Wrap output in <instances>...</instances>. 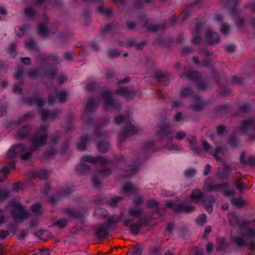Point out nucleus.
Here are the masks:
<instances>
[{
    "mask_svg": "<svg viewBox=\"0 0 255 255\" xmlns=\"http://www.w3.org/2000/svg\"><path fill=\"white\" fill-rule=\"evenodd\" d=\"M204 105V104L202 99L198 97L195 96L194 98V102L191 108L194 111H199L203 108Z\"/></svg>",
    "mask_w": 255,
    "mask_h": 255,
    "instance_id": "obj_28",
    "label": "nucleus"
},
{
    "mask_svg": "<svg viewBox=\"0 0 255 255\" xmlns=\"http://www.w3.org/2000/svg\"><path fill=\"white\" fill-rule=\"evenodd\" d=\"M57 68L55 67H52L51 69L47 70L46 73V76L52 78L57 74Z\"/></svg>",
    "mask_w": 255,
    "mask_h": 255,
    "instance_id": "obj_56",
    "label": "nucleus"
},
{
    "mask_svg": "<svg viewBox=\"0 0 255 255\" xmlns=\"http://www.w3.org/2000/svg\"><path fill=\"white\" fill-rule=\"evenodd\" d=\"M147 205L149 208H157L158 203L154 200H149L147 202Z\"/></svg>",
    "mask_w": 255,
    "mask_h": 255,
    "instance_id": "obj_63",
    "label": "nucleus"
},
{
    "mask_svg": "<svg viewBox=\"0 0 255 255\" xmlns=\"http://www.w3.org/2000/svg\"><path fill=\"white\" fill-rule=\"evenodd\" d=\"M207 222V216L205 214H201L196 218V223L199 225L203 226Z\"/></svg>",
    "mask_w": 255,
    "mask_h": 255,
    "instance_id": "obj_48",
    "label": "nucleus"
},
{
    "mask_svg": "<svg viewBox=\"0 0 255 255\" xmlns=\"http://www.w3.org/2000/svg\"><path fill=\"white\" fill-rule=\"evenodd\" d=\"M162 251L161 249L157 247L154 248L150 252L151 255H162Z\"/></svg>",
    "mask_w": 255,
    "mask_h": 255,
    "instance_id": "obj_62",
    "label": "nucleus"
},
{
    "mask_svg": "<svg viewBox=\"0 0 255 255\" xmlns=\"http://www.w3.org/2000/svg\"><path fill=\"white\" fill-rule=\"evenodd\" d=\"M56 154V149L54 147L52 148L49 150L43 153V156L46 158H50Z\"/></svg>",
    "mask_w": 255,
    "mask_h": 255,
    "instance_id": "obj_55",
    "label": "nucleus"
},
{
    "mask_svg": "<svg viewBox=\"0 0 255 255\" xmlns=\"http://www.w3.org/2000/svg\"><path fill=\"white\" fill-rule=\"evenodd\" d=\"M98 11L108 16L112 13V10L111 9H104L103 7L100 6L98 8Z\"/></svg>",
    "mask_w": 255,
    "mask_h": 255,
    "instance_id": "obj_59",
    "label": "nucleus"
},
{
    "mask_svg": "<svg viewBox=\"0 0 255 255\" xmlns=\"http://www.w3.org/2000/svg\"><path fill=\"white\" fill-rule=\"evenodd\" d=\"M90 170V166L86 163L81 162L77 165L75 170L77 173L84 174L89 172Z\"/></svg>",
    "mask_w": 255,
    "mask_h": 255,
    "instance_id": "obj_30",
    "label": "nucleus"
},
{
    "mask_svg": "<svg viewBox=\"0 0 255 255\" xmlns=\"http://www.w3.org/2000/svg\"><path fill=\"white\" fill-rule=\"evenodd\" d=\"M34 117V115L32 112L27 113L19 118L18 123L20 124L24 121L29 120Z\"/></svg>",
    "mask_w": 255,
    "mask_h": 255,
    "instance_id": "obj_45",
    "label": "nucleus"
},
{
    "mask_svg": "<svg viewBox=\"0 0 255 255\" xmlns=\"http://www.w3.org/2000/svg\"><path fill=\"white\" fill-rule=\"evenodd\" d=\"M128 44L129 46L135 47L137 50H141L146 43L144 41H142L140 43H137L135 39H132L128 41Z\"/></svg>",
    "mask_w": 255,
    "mask_h": 255,
    "instance_id": "obj_36",
    "label": "nucleus"
},
{
    "mask_svg": "<svg viewBox=\"0 0 255 255\" xmlns=\"http://www.w3.org/2000/svg\"><path fill=\"white\" fill-rule=\"evenodd\" d=\"M246 152H242L239 157L240 162L244 166L250 165L251 166H255V156H249L247 159H245Z\"/></svg>",
    "mask_w": 255,
    "mask_h": 255,
    "instance_id": "obj_19",
    "label": "nucleus"
},
{
    "mask_svg": "<svg viewBox=\"0 0 255 255\" xmlns=\"http://www.w3.org/2000/svg\"><path fill=\"white\" fill-rule=\"evenodd\" d=\"M193 93V90L189 87L183 88L180 94V97L182 99L186 98L187 97L190 96Z\"/></svg>",
    "mask_w": 255,
    "mask_h": 255,
    "instance_id": "obj_41",
    "label": "nucleus"
},
{
    "mask_svg": "<svg viewBox=\"0 0 255 255\" xmlns=\"http://www.w3.org/2000/svg\"><path fill=\"white\" fill-rule=\"evenodd\" d=\"M201 28V24L198 22H196L195 27V31L192 32L193 37L192 41L194 44H197L201 42V38L199 36V32Z\"/></svg>",
    "mask_w": 255,
    "mask_h": 255,
    "instance_id": "obj_26",
    "label": "nucleus"
},
{
    "mask_svg": "<svg viewBox=\"0 0 255 255\" xmlns=\"http://www.w3.org/2000/svg\"><path fill=\"white\" fill-rule=\"evenodd\" d=\"M99 102V99L97 98L90 99L86 106L84 114L94 112Z\"/></svg>",
    "mask_w": 255,
    "mask_h": 255,
    "instance_id": "obj_20",
    "label": "nucleus"
},
{
    "mask_svg": "<svg viewBox=\"0 0 255 255\" xmlns=\"http://www.w3.org/2000/svg\"><path fill=\"white\" fill-rule=\"evenodd\" d=\"M166 206L172 208L175 211L190 213L195 210V207L193 206L187 205L185 203L178 204L176 202L170 201L166 203Z\"/></svg>",
    "mask_w": 255,
    "mask_h": 255,
    "instance_id": "obj_8",
    "label": "nucleus"
},
{
    "mask_svg": "<svg viewBox=\"0 0 255 255\" xmlns=\"http://www.w3.org/2000/svg\"><path fill=\"white\" fill-rule=\"evenodd\" d=\"M25 15L30 18H33L36 14V10L32 7L26 8L24 9Z\"/></svg>",
    "mask_w": 255,
    "mask_h": 255,
    "instance_id": "obj_46",
    "label": "nucleus"
},
{
    "mask_svg": "<svg viewBox=\"0 0 255 255\" xmlns=\"http://www.w3.org/2000/svg\"><path fill=\"white\" fill-rule=\"evenodd\" d=\"M231 203L236 208H242L246 205V201L241 196L238 198H233L231 199Z\"/></svg>",
    "mask_w": 255,
    "mask_h": 255,
    "instance_id": "obj_31",
    "label": "nucleus"
},
{
    "mask_svg": "<svg viewBox=\"0 0 255 255\" xmlns=\"http://www.w3.org/2000/svg\"><path fill=\"white\" fill-rule=\"evenodd\" d=\"M231 168L229 165L224 164L222 169H219L217 172V177L220 179H228L229 173L231 171Z\"/></svg>",
    "mask_w": 255,
    "mask_h": 255,
    "instance_id": "obj_22",
    "label": "nucleus"
},
{
    "mask_svg": "<svg viewBox=\"0 0 255 255\" xmlns=\"http://www.w3.org/2000/svg\"><path fill=\"white\" fill-rule=\"evenodd\" d=\"M230 26L225 23H223L221 24L220 31L222 33L225 35H227L229 34L230 31Z\"/></svg>",
    "mask_w": 255,
    "mask_h": 255,
    "instance_id": "obj_49",
    "label": "nucleus"
},
{
    "mask_svg": "<svg viewBox=\"0 0 255 255\" xmlns=\"http://www.w3.org/2000/svg\"><path fill=\"white\" fill-rule=\"evenodd\" d=\"M205 38L207 43L211 44H218L220 41L219 34L212 31L211 29L206 30L205 32Z\"/></svg>",
    "mask_w": 255,
    "mask_h": 255,
    "instance_id": "obj_15",
    "label": "nucleus"
},
{
    "mask_svg": "<svg viewBox=\"0 0 255 255\" xmlns=\"http://www.w3.org/2000/svg\"><path fill=\"white\" fill-rule=\"evenodd\" d=\"M112 173V171L109 168H104L100 170L98 173V176L100 178H104L107 176H109Z\"/></svg>",
    "mask_w": 255,
    "mask_h": 255,
    "instance_id": "obj_43",
    "label": "nucleus"
},
{
    "mask_svg": "<svg viewBox=\"0 0 255 255\" xmlns=\"http://www.w3.org/2000/svg\"><path fill=\"white\" fill-rule=\"evenodd\" d=\"M232 241L241 248L248 247L252 252L255 251V228H246L242 236L233 237Z\"/></svg>",
    "mask_w": 255,
    "mask_h": 255,
    "instance_id": "obj_2",
    "label": "nucleus"
},
{
    "mask_svg": "<svg viewBox=\"0 0 255 255\" xmlns=\"http://www.w3.org/2000/svg\"><path fill=\"white\" fill-rule=\"evenodd\" d=\"M65 213L71 218H76L78 217V214L75 212L74 209L71 208H66L65 210Z\"/></svg>",
    "mask_w": 255,
    "mask_h": 255,
    "instance_id": "obj_53",
    "label": "nucleus"
},
{
    "mask_svg": "<svg viewBox=\"0 0 255 255\" xmlns=\"http://www.w3.org/2000/svg\"><path fill=\"white\" fill-rule=\"evenodd\" d=\"M9 195V192L7 190H0V202L5 200Z\"/></svg>",
    "mask_w": 255,
    "mask_h": 255,
    "instance_id": "obj_60",
    "label": "nucleus"
},
{
    "mask_svg": "<svg viewBox=\"0 0 255 255\" xmlns=\"http://www.w3.org/2000/svg\"><path fill=\"white\" fill-rule=\"evenodd\" d=\"M48 19L45 17L44 21L41 22L38 27V32L40 35L47 37L49 33V30L47 28Z\"/></svg>",
    "mask_w": 255,
    "mask_h": 255,
    "instance_id": "obj_23",
    "label": "nucleus"
},
{
    "mask_svg": "<svg viewBox=\"0 0 255 255\" xmlns=\"http://www.w3.org/2000/svg\"><path fill=\"white\" fill-rule=\"evenodd\" d=\"M102 96L104 99V104L106 108L111 107L118 111L121 110L122 107L121 104L117 100L112 99V93L110 91L106 90L103 92Z\"/></svg>",
    "mask_w": 255,
    "mask_h": 255,
    "instance_id": "obj_7",
    "label": "nucleus"
},
{
    "mask_svg": "<svg viewBox=\"0 0 255 255\" xmlns=\"http://www.w3.org/2000/svg\"><path fill=\"white\" fill-rule=\"evenodd\" d=\"M218 245L216 247V250L218 252H222L226 250L228 247V244L223 238H218Z\"/></svg>",
    "mask_w": 255,
    "mask_h": 255,
    "instance_id": "obj_32",
    "label": "nucleus"
},
{
    "mask_svg": "<svg viewBox=\"0 0 255 255\" xmlns=\"http://www.w3.org/2000/svg\"><path fill=\"white\" fill-rule=\"evenodd\" d=\"M229 220L230 224L233 227H239L242 229L244 227L249 226L250 222L249 221H244L241 223L238 216L234 212L229 214Z\"/></svg>",
    "mask_w": 255,
    "mask_h": 255,
    "instance_id": "obj_11",
    "label": "nucleus"
},
{
    "mask_svg": "<svg viewBox=\"0 0 255 255\" xmlns=\"http://www.w3.org/2000/svg\"><path fill=\"white\" fill-rule=\"evenodd\" d=\"M115 93L117 95L123 96L127 101L132 100L135 96V91L125 87L119 88L115 91Z\"/></svg>",
    "mask_w": 255,
    "mask_h": 255,
    "instance_id": "obj_14",
    "label": "nucleus"
},
{
    "mask_svg": "<svg viewBox=\"0 0 255 255\" xmlns=\"http://www.w3.org/2000/svg\"><path fill=\"white\" fill-rule=\"evenodd\" d=\"M109 226L107 224H103L98 227L95 230V233L97 237L102 239L106 237L109 232Z\"/></svg>",
    "mask_w": 255,
    "mask_h": 255,
    "instance_id": "obj_18",
    "label": "nucleus"
},
{
    "mask_svg": "<svg viewBox=\"0 0 255 255\" xmlns=\"http://www.w3.org/2000/svg\"><path fill=\"white\" fill-rule=\"evenodd\" d=\"M28 233L25 230H20L16 234L17 238L18 240L23 239L27 235Z\"/></svg>",
    "mask_w": 255,
    "mask_h": 255,
    "instance_id": "obj_58",
    "label": "nucleus"
},
{
    "mask_svg": "<svg viewBox=\"0 0 255 255\" xmlns=\"http://www.w3.org/2000/svg\"><path fill=\"white\" fill-rule=\"evenodd\" d=\"M97 147L100 151L105 152L109 149L110 145L109 142L107 141H100L98 143Z\"/></svg>",
    "mask_w": 255,
    "mask_h": 255,
    "instance_id": "obj_39",
    "label": "nucleus"
},
{
    "mask_svg": "<svg viewBox=\"0 0 255 255\" xmlns=\"http://www.w3.org/2000/svg\"><path fill=\"white\" fill-rule=\"evenodd\" d=\"M181 78H186L189 80L193 81L198 83V87L200 90L205 89L206 85L200 81V77L199 73L194 71H189L184 67L182 74L180 73Z\"/></svg>",
    "mask_w": 255,
    "mask_h": 255,
    "instance_id": "obj_5",
    "label": "nucleus"
},
{
    "mask_svg": "<svg viewBox=\"0 0 255 255\" xmlns=\"http://www.w3.org/2000/svg\"><path fill=\"white\" fill-rule=\"evenodd\" d=\"M89 139V136H83L81 137L80 142L77 145V148L81 151H84L86 149L87 143Z\"/></svg>",
    "mask_w": 255,
    "mask_h": 255,
    "instance_id": "obj_33",
    "label": "nucleus"
},
{
    "mask_svg": "<svg viewBox=\"0 0 255 255\" xmlns=\"http://www.w3.org/2000/svg\"><path fill=\"white\" fill-rule=\"evenodd\" d=\"M31 131V128L29 126L23 127L17 131V137L20 139L27 138Z\"/></svg>",
    "mask_w": 255,
    "mask_h": 255,
    "instance_id": "obj_24",
    "label": "nucleus"
},
{
    "mask_svg": "<svg viewBox=\"0 0 255 255\" xmlns=\"http://www.w3.org/2000/svg\"><path fill=\"white\" fill-rule=\"evenodd\" d=\"M31 210L35 214L40 215L43 214V209L41 205L39 203H36L31 207Z\"/></svg>",
    "mask_w": 255,
    "mask_h": 255,
    "instance_id": "obj_40",
    "label": "nucleus"
},
{
    "mask_svg": "<svg viewBox=\"0 0 255 255\" xmlns=\"http://www.w3.org/2000/svg\"><path fill=\"white\" fill-rule=\"evenodd\" d=\"M203 197V193L198 189L194 190L190 195V198L193 200L200 199Z\"/></svg>",
    "mask_w": 255,
    "mask_h": 255,
    "instance_id": "obj_44",
    "label": "nucleus"
},
{
    "mask_svg": "<svg viewBox=\"0 0 255 255\" xmlns=\"http://www.w3.org/2000/svg\"><path fill=\"white\" fill-rule=\"evenodd\" d=\"M143 247L140 244H137L130 250V253L132 255H141L143 252Z\"/></svg>",
    "mask_w": 255,
    "mask_h": 255,
    "instance_id": "obj_34",
    "label": "nucleus"
},
{
    "mask_svg": "<svg viewBox=\"0 0 255 255\" xmlns=\"http://www.w3.org/2000/svg\"><path fill=\"white\" fill-rule=\"evenodd\" d=\"M154 76L158 83H162L164 85H167L169 82L168 77L165 76L161 72L156 71L154 73Z\"/></svg>",
    "mask_w": 255,
    "mask_h": 255,
    "instance_id": "obj_29",
    "label": "nucleus"
},
{
    "mask_svg": "<svg viewBox=\"0 0 255 255\" xmlns=\"http://www.w3.org/2000/svg\"><path fill=\"white\" fill-rule=\"evenodd\" d=\"M133 219H126L124 222V224L126 227L129 228L130 232L133 235H137L139 233L141 228L143 226H146L147 223L145 219L139 220L136 224H133Z\"/></svg>",
    "mask_w": 255,
    "mask_h": 255,
    "instance_id": "obj_6",
    "label": "nucleus"
},
{
    "mask_svg": "<svg viewBox=\"0 0 255 255\" xmlns=\"http://www.w3.org/2000/svg\"><path fill=\"white\" fill-rule=\"evenodd\" d=\"M11 207L9 210V214L15 222L23 220L28 218L29 215L24 207L19 202L10 204Z\"/></svg>",
    "mask_w": 255,
    "mask_h": 255,
    "instance_id": "obj_4",
    "label": "nucleus"
},
{
    "mask_svg": "<svg viewBox=\"0 0 255 255\" xmlns=\"http://www.w3.org/2000/svg\"><path fill=\"white\" fill-rule=\"evenodd\" d=\"M160 128V130L157 132L156 134L160 140H162L170 134L171 130L169 128V124L166 122L161 124Z\"/></svg>",
    "mask_w": 255,
    "mask_h": 255,
    "instance_id": "obj_17",
    "label": "nucleus"
},
{
    "mask_svg": "<svg viewBox=\"0 0 255 255\" xmlns=\"http://www.w3.org/2000/svg\"><path fill=\"white\" fill-rule=\"evenodd\" d=\"M47 129V126H41L31 140V147L27 149L25 145L21 143L11 146L7 153V156L12 158L20 155V158L22 160L29 159L34 151L36 150L38 147L43 146L46 144L48 138Z\"/></svg>",
    "mask_w": 255,
    "mask_h": 255,
    "instance_id": "obj_1",
    "label": "nucleus"
},
{
    "mask_svg": "<svg viewBox=\"0 0 255 255\" xmlns=\"http://www.w3.org/2000/svg\"><path fill=\"white\" fill-rule=\"evenodd\" d=\"M72 192V190L71 189L68 188L66 187V188H63L62 190L58 192V196H65L66 194L70 193Z\"/></svg>",
    "mask_w": 255,
    "mask_h": 255,
    "instance_id": "obj_57",
    "label": "nucleus"
},
{
    "mask_svg": "<svg viewBox=\"0 0 255 255\" xmlns=\"http://www.w3.org/2000/svg\"><path fill=\"white\" fill-rule=\"evenodd\" d=\"M26 47L30 49L38 51V48L37 47L36 44L35 42L33 40V39H30L26 42Z\"/></svg>",
    "mask_w": 255,
    "mask_h": 255,
    "instance_id": "obj_50",
    "label": "nucleus"
},
{
    "mask_svg": "<svg viewBox=\"0 0 255 255\" xmlns=\"http://www.w3.org/2000/svg\"><path fill=\"white\" fill-rule=\"evenodd\" d=\"M235 186L237 189L240 192L242 193L243 191L245 189L247 190L248 187L243 184L242 182V179H238L235 183Z\"/></svg>",
    "mask_w": 255,
    "mask_h": 255,
    "instance_id": "obj_42",
    "label": "nucleus"
},
{
    "mask_svg": "<svg viewBox=\"0 0 255 255\" xmlns=\"http://www.w3.org/2000/svg\"><path fill=\"white\" fill-rule=\"evenodd\" d=\"M196 173V170L193 168H189L185 170L184 175L186 177H192Z\"/></svg>",
    "mask_w": 255,
    "mask_h": 255,
    "instance_id": "obj_51",
    "label": "nucleus"
},
{
    "mask_svg": "<svg viewBox=\"0 0 255 255\" xmlns=\"http://www.w3.org/2000/svg\"><path fill=\"white\" fill-rule=\"evenodd\" d=\"M136 191V187L131 183V182H128L126 184L123 188V191L126 192L127 194H131Z\"/></svg>",
    "mask_w": 255,
    "mask_h": 255,
    "instance_id": "obj_37",
    "label": "nucleus"
},
{
    "mask_svg": "<svg viewBox=\"0 0 255 255\" xmlns=\"http://www.w3.org/2000/svg\"><path fill=\"white\" fill-rule=\"evenodd\" d=\"M60 111L54 110L50 112L48 110H44L41 112L42 114V120L46 121L49 118H55L60 113Z\"/></svg>",
    "mask_w": 255,
    "mask_h": 255,
    "instance_id": "obj_27",
    "label": "nucleus"
},
{
    "mask_svg": "<svg viewBox=\"0 0 255 255\" xmlns=\"http://www.w3.org/2000/svg\"><path fill=\"white\" fill-rule=\"evenodd\" d=\"M95 134L98 137H104L107 138L108 135V132L107 131H101V129L98 128L95 132Z\"/></svg>",
    "mask_w": 255,
    "mask_h": 255,
    "instance_id": "obj_52",
    "label": "nucleus"
},
{
    "mask_svg": "<svg viewBox=\"0 0 255 255\" xmlns=\"http://www.w3.org/2000/svg\"><path fill=\"white\" fill-rule=\"evenodd\" d=\"M239 0H230V3L232 5V8L231 10V14L233 15H238L239 13L236 10V9L235 8V5L236 4L237 2Z\"/></svg>",
    "mask_w": 255,
    "mask_h": 255,
    "instance_id": "obj_54",
    "label": "nucleus"
},
{
    "mask_svg": "<svg viewBox=\"0 0 255 255\" xmlns=\"http://www.w3.org/2000/svg\"><path fill=\"white\" fill-rule=\"evenodd\" d=\"M67 224V221L66 219H61L58 221L55 224L56 225H57L60 228L62 229L65 227Z\"/></svg>",
    "mask_w": 255,
    "mask_h": 255,
    "instance_id": "obj_64",
    "label": "nucleus"
},
{
    "mask_svg": "<svg viewBox=\"0 0 255 255\" xmlns=\"http://www.w3.org/2000/svg\"><path fill=\"white\" fill-rule=\"evenodd\" d=\"M206 211L210 213L213 211V204L215 202V199L213 196H205L203 200Z\"/></svg>",
    "mask_w": 255,
    "mask_h": 255,
    "instance_id": "obj_21",
    "label": "nucleus"
},
{
    "mask_svg": "<svg viewBox=\"0 0 255 255\" xmlns=\"http://www.w3.org/2000/svg\"><path fill=\"white\" fill-rule=\"evenodd\" d=\"M239 129L241 132L245 133L255 132V121L252 119L243 121L239 127Z\"/></svg>",
    "mask_w": 255,
    "mask_h": 255,
    "instance_id": "obj_10",
    "label": "nucleus"
},
{
    "mask_svg": "<svg viewBox=\"0 0 255 255\" xmlns=\"http://www.w3.org/2000/svg\"><path fill=\"white\" fill-rule=\"evenodd\" d=\"M67 93L64 91H61L56 94L55 95L51 94H49L48 97L49 105L53 106L56 103L57 99L61 103H65L67 99Z\"/></svg>",
    "mask_w": 255,
    "mask_h": 255,
    "instance_id": "obj_13",
    "label": "nucleus"
},
{
    "mask_svg": "<svg viewBox=\"0 0 255 255\" xmlns=\"http://www.w3.org/2000/svg\"><path fill=\"white\" fill-rule=\"evenodd\" d=\"M143 213L142 209L131 208L128 210V215L134 218H140Z\"/></svg>",
    "mask_w": 255,
    "mask_h": 255,
    "instance_id": "obj_35",
    "label": "nucleus"
},
{
    "mask_svg": "<svg viewBox=\"0 0 255 255\" xmlns=\"http://www.w3.org/2000/svg\"><path fill=\"white\" fill-rule=\"evenodd\" d=\"M211 181V179L209 178L204 183V186L206 189L208 191H217L229 186V183L228 182L222 183L218 184L209 185V182Z\"/></svg>",
    "mask_w": 255,
    "mask_h": 255,
    "instance_id": "obj_16",
    "label": "nucleus"
},
{
    "mask_svg": "<svg viewBox=\"0 0 255 255\" xmlns=\"http://www.w3.org/2000/svg\"><path fill=\"white\" fill-rule=\"evenodd\" d=\"M128 117L123 116H118L114 119V122L117 125H120L126 122L124 129L119 136L120 142L125 141L126 137L132 136L139 131L138 127L133 126L130 122H128Z\"/></svg>",
    "mask_w": 255,
    "mask_h": 255,
    "instance_id": "obj_3",
    "label": "nucleus"
},
{
    "mask_svg": "<svg viewBox=\"0 0 255 255\" xmlns=\"http://www.w3.org/2000/svg\"><path fill=\"white\" fill-rule=\"evenodd\" d=\"M28 26V25L26 24L22 27H16L15 30L16 32V34L19 37L23 36L24 34L26 29Z\"/></svg>",
    "mask_w": 255,
    "mask_h": 255,
    "instance_id": "obj_47",
    "label": "nucleus"
},
{
    "mask_svg": "<svg viewBox=\"0 0 255 255\" xmlns=\"http://www.w3.org/2000/svg\"><path fill=\"white\" fill-rule=\"evenodd\" d=\"M34 235L42 240L46 241L50 235V233L47 231L42 230L34 233Z\"/></svg>",
    "mask_w": 255,
    "mask_h": 255,
    "instance_id": "obj_38",
    "label": "nucleus"
},
{
    "mask_svg": "<svg viewBox=\"0 0 255 255\" xmlns=\"http://www.w3.org/2000/svg\"><path fill=\"white\" fill-rule=\"evenodd\" d=\"M27 104L30 106L36 105L38 108L43 107L45 103V101L39 97L30 98L27 101Z\"/></svg>",
    "mask_w": 255,
    "mask_h": 255,
    "instance_id": "obj_25",
    "label": "nucleus"
},
{
    "mask_svg": "<svg viewBox=\"0 0 255 255\" xmlns=\"http://www.w3.org/2000/svg\"><path fill=\"white\" fill-rule=\"evenodd\" d=\"M82 162H88L92 164L100 163L102 166H105L108 163V160L102 156L97 157L92 156L89 155H86L82 157Z\"/></svg>",
    "mask_w": 255,
    "mask_h": 255,
    "instance_id": "obj_12",
    "label": "nucleus"
},
{
    "mask_svg": "<svg viewBox=\"0 0 255 255\" xmlns=\"http://www.w3.org/2000/svg\"><path fill=\"white\" fill-rule=\"evenodd\" d=\"M176 17L174 15H173L170 17L169 19V23H170V24H169L168 23H164L160 24L152 25L148 24L147 22L145 21L144 23V26L148 31L155 32L162 29L167 25H170L173 24L176 21Z\"/></svg>",
    "mask_w": 255,
    "mask_h": 255,
    "instance_id": "obj_9",
    "label": "nucleus"
},
{
    "mask_svg": "<svg viewBox=\"0 0 255 255\" xmlns=\"http://www.w3.org/2000/svg\"><path fill=\"white\" fill-rule=\"evenodd\" d=\"M121 199L122 198L119 196H115L110 200V205L112 206H115Z\"/></svg>",
    "mask_w": 255,
    "mask_h": 255,
    "instance_id": "obj_61",
    "label": "nucleus"
}]
</instances>
